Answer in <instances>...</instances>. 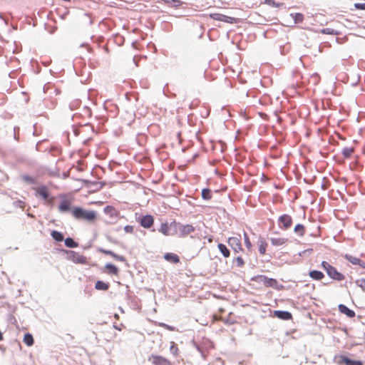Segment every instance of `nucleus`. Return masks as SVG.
I'll return each instance as SVG.
<instances>
[{
    "mask_svg": "<svg viewBox=\"0 0 365 365\" xmlns=\"http://www.w3.org/2000/svg\"><path fill=\"white\" fill-rule=\"evenodd\" d=\"M73 217L76 220H85L87 222H95L96 212L93 210H87L80 207H75L71 210Z\"/></svg>",
    "mask_w": 365,
    "mask_h": 365,
    "instance_id": "1",
    "label": "nucleus"
},
{
    "mask_svg": "<svg viewBox=\"0 0 365 365\" xmlns=\"http://www.w3.org/2000/svg\"><path fill=\"white\" fill-rule=\"evenodd\" d=\"M322 267L327 272L330 278L336 281H342L345 279L344 275L338 272L337 269L334 267L331 266L329 262L323 261L322 262Z\"/></svg>",
    "mask_w": 365,
    "mask_h": 365,
    "instance_id": "2",
    "label": "nucleus"
},
{
    "mask_svg": "<svg viewBox=\"0 0 365 365\" xmlns=\"http://www.w3.org/2000/svg\"><path fill=\"white\" fill-rule=\"evenodd\" d=\"M64 252L66 255V259L75 264H86L88 262L87 258L78 252L73 250H65Z\"/></svg>",
    "mask_w": 365,
    "mask_h": 365,
    "instance_id": "3",
    "label": "nucleus"
},
{
    "mask_svg": "<svg viewBox=\"0 0 365 365\" xmlns=\"http://www.w3.org/2000/svg\"><path fill=\"white\" fill-rule=\"evenodd\" d=\"M254 281L263 284L267 287L275 288L277 286V281L275 279L269 278L264 275H258L252 279Z\"/></svg>",
    "mask_w": 365,
    "mask_h": 365,
    "instance_id": "4",
    "label": "nucleus"
},
{
    "mask_svg": "<svg viewBox=\"0 0 365 365\" xmlns=\"http://www.w3.org/2000/svg\"><path fill=\"white\" fill-rule=\"evenodd\" d=\"M227 243L235 253H239L243 250L241 243V236L240 235L237 237H229L227 240Z\"/></svg>",
    "mask_w": 365,
    "mask_h": 365,
    "instance_id": "5",
    "label": "nucleus"
},
{
    "mask_svg": "<svg viewBox=\"0 0 365 365\" xmlns=\"http://www.w3.org/2000/svg\"><path fill=\"white\" fill-rule=\"evenodd\" d=\"M279 226L281 229L287 230L292 225V218L289 215L284 214L279 216L278 219Z\"/></svg>",
    "mask_w": 365,
    "mask_h": 365,
    "instance_id": "6",
    "label": "nucleus"
},
{
    "mask_svg": "<svg viewBox=\"0 0 365 365\" xmlns=\"http://www.w3.org/2000/svg\"><path fill=\"white\" fill-rule=\"evenodd\" d=\"M210 17L214 20L224 21V22L229 23L231 24H237L238 22V19H237L234 17L227 16L220 14H216V13L210 14Z\"/></svg>",
    "mask_w": 365,
    "mask_h": 365,
    "instance_id": "7",
    "label": "nucleus"
},
{
    "mask_svg": "<svg viewBox=\"0 0 365 365\" xmlns=\"http://www.w3.org/2000/svg\"><path fill=\"white\" fill-rule=\"evenodd\" d=\"M148 361L153 365H172L168 359L159 355H151L148 358Z\"/></svg>",
    "mask_w": 365,
    "mask_h": 365,
    "instance_id": "8",
    "label": "nucleus"
},
{
    "mask_svg": "<svg viewBox=\"0 0 365 365\" xmlns=\"http://www.w3.org/2000/svg\"><path fill=\"white\" fill-rule=\"evenodd\" d=\"M36 193L42 197L43 200L47 201L48 203L52 204L53 201V197H49V192L46 186H41L36 189Z\"/></svg>",
    "mask_w": 365,
    "mask_h": 365,
    "instance_id": "9",
    "label": "nucleus"
},
{
    "mask_svg": "<svg viewBox=\"0 0 365 365\" xmlns=\"http://www.w3.org/2000/svg\"><path fill=\"white\" fill-rule=\"evenodd\" d=\"M138 221L143 227L149 229L154 224V217L151 215H146L139 218Z\"/></svg>",
    "mask_w": 365,
    "mask_h": 365,
    "instance_id": "10",
    "label": "nucleus"
},
{
    "mask_svg": "<svg viewBox=\"0 0 365 365\" xmlns=\"http://www.w3.org/2000/svg\"><path fill=\"white\" fill-rule=\"evenodd\" d=\"M195 229L192 225H182L179 230V235L180 237H185L190 233L195 232Z\"/></svg>",
    "mask_w": 365,
    "mask_h": 365,
    "instance_id": "11",
    "label": "nucleus"
},
{
    "mask_svg": "<svg viewBox=\"0 0 365 365\" xmlns=\"http://www.w3.org/2000/svg\"><path fill=\"white\" fill-rule=\"evenodd\" d=\"M338 364H344L346 365H363L361 361L351 360L344 355H341L339 356Z\"/></svg>",
    "mask_w": 365,
    "mask_h": 365,
    "instance_id": "12",
    "label": "nucleus"
},
{
    "mask_svg": "<svg viewBox=\"0 0 365 365\" xmlns=\"http://www.w3.org/2000/svg\"><path fill=\"white\" fill-rule=\"evenodd\" d=\"M99 251L104 255L111 256L113 258H114L115 259L118 260L120 262L125 261V258L124 256L118 255L115 254V252H113V251L107 250L105 249H100Z\"/></svg>",
    "mask_w": 365,
    "mask_h": 365,
    "instance_id": "13",
    "label": "nucleus"
},
{
    "mask_svg": "<svg viewBox=\"0 0 365 365\" xmlns=\"http://www.w3.org/2000/svg\"><path fill=\"white\" fill-rule=\"evenodd\" d=\"M339 311L343 314L347 316L349 318H353L355 317L356 314L354 311L349 309L344 304H339Z\"/></svg>",
    "mask_w": 365,
    "mask_h": 365,
    "instance_id": "14",
    "label": "nucleus"
},
{
    "mask_svg": "<svg viewBox=\"0 0 365 365\" xmlns=\"http://www.w3.org/2000/svg\"><path fill=\"white\" fill-rule=\"evenodd\" d=\"M58 210L62 212L72 210L71 201L66 199L61 200L58 206Z\"/></svg>",
    "mask_w": 365,
    "mask_h": 365,
    "instance_id": "15",
    "label": "nucleus"
},
{
    "mask_svg": "<svg viewBox=\"0 0 365 365\" xmlns=\"http://www.w3.org/2000/svg\"><path fill=\"white\" fill-rule=\"evenodd\" d=\"M104 212L110 217H116L119 215V212L113 206L108 205L104 208Z\"/></svg>",
    "mask_w": 365,
    "mask_h": 365,
    "instance_id": "16",
    "label": "nucleus"
},
{
    "mask_svg": "<svg viewBox=\"0 0 365 365\" xmlns=\"http://www.w3.org/2000/svg\"><path fill=\"white\" fill-rule=\"evenodd\" d=\"M274 315L277 317L279 319H284V320H289L292 319V314L289 312L285 311H275Z\"/></svg>",
    "mask_w": 365,
    "mask_h": 365,
    "instance_id": "17",
    "label": "nucleus"
},
{
    "mask_svg": "<svg viewBox=\"0 0 365 365\" xmlns=\"http://www.w3.org/2000/svg\"><path fill=\"white\" fill-rule=\"evenodd\" d=\"M105 269L106 270V272L108 274H113V275H118L119 269L118 268L112 264H107L105 266Z\"/></svg>",
    "mask_w": 365,
    "mask_h": 365,
    "instance_id": "18",
    "label": "nucleus"
},
{
    "mask_svg": "<svg viewBox=\"0 0 365 365\" xmlns=\"http://www.w3.org/2000/svg\"><path fill=\"white\" fill-rule=\"evenodd\" d=\"M164 258L167 261L172 262L175 264L180 262L179 257L176 254H174V253H170V252L166 253L164 255Z\"/></svg>",
    "mask_w": 365,
    "mask_h": 365,
    "instance_id": "19",
    "label": "nucleus"
},
{
    "mask_svg": "<svg viewBox=\"0 0 365 365\" xmlns=\"http://www.w3.org/2000/svg\"><path fill=\"white\" fill-rule=\"evenodd\" d=\"M309 277L314 280H321L324 277V274L321 271L312 270L309 273Z\"/></svg>",
    "mask_w": 365,
    "mask_h": 365,
    "instance_id": "20",
    "label": "nucleus"
},
{
    "mask_svg": "<svg viewBox=\"0 0 365 365\" xmlns=\"http://www.w3.org/2000/svg\"><path fill=\"white\" fill-rule=\"evenodd\" d=\"M170 225H169L168 222L162 223L160 225V227L159 229V232H161L165 236H168L170 234Z\"/></svg>",
    "mask_w": 365,
    "mask_h": 365,
    "instance_id": "21",
    "label": "nucleus"
},
{
    "mask_svg": "<svg viewBox=\"0 0 365 365\" xmlns=\"http://www.w3.org/2000/svg\"><path fill=\"white\" fill-rule=\"evenodd\" d=\"M270 241L273 246H282L287 242V240L283 237H272Z\"/></svg>",
    "mask_w": 365,
    "mask_h": 365,
    "instance_id": "22",
    "label": "nucleus"
},
{
    "mask_svg": "<svg viewBox=\"0 0 365 365\" xmlns=\"http://www.w3.org/2000/svg\"><path fill=\"white\" fill-rule=\"evenodd\" d=\"M294 232L299 237H303L306 232L305 227L302 224H297L294 229Z\"/></svg>",
    "mask_w": 365,
    "mask_h": 365,
    "instance_id": "23",
    "label": "nucleus"
},
{
    "mask_svg": "<svg viewBox=\"0 0 365 365\" xmlns=\"http://www.w3.org/2000/svg\"><path fill=\"white\" fill-rule=\"evenodd\" d=\"M217 247L224 257L227 258L230 257V252L229 249L224 244H222V243L218 244Z\"/></svg>",
    "mask_w": 365,
    "mask_h": 365,
    "instance_id": "24",
    "label": "nucleus"
},
{
    "mask_svg": "<svg viewBox=\"0 0 365 365\" xmlns=\"http://www.w3.org/2000/svg\"><path fill=\"white\" fill-rule=\"evenodd\" d=\"M162 1L168 5L169 6L178 8L180 7L182 2L180 0H162Z\"/></svg>",
    "mask_w": 365,
    "mask_h": 365,
    "instance_id": "25",
    "label": "nucleus"
},
{
    "mask_svg": "<svg viewBox=\"0 0 365 365\" xmlns=\"http://www.w3.org/2000/svg\"><path fill=\"white\" fill-rule=\"evenodd\" d=\"M95 288L98 290L106 291L109 289V284L103 281H97L95 284Z\"/></svg>",
    "mask_w": 365,
    "mask_h": 365,
    "instance_id": "26",
    "label": "nucleus"
},
{
    "mask_svg": "<svg viewBox=\"0 0 365 365\" xmlns=\"http://www.w3.org/2000/svg\"><path fill=\"white\" fill-rule=\"evenodd\" d=\"M23 341L28 346H31L34 344V340L32 334L27 333L24 335Z\"/></svg>",
    "mask_w": 365,
    "mask_h": 365,
    "instance_id": "27",
    "label": "nucleus"
},
{
    "mask_svg": "<svg viewBox=\"0 0 365 365\" xmlns=\"http://www.w3.org/2000/svg\"><path fill=\"white\" fill-rule=\"evenodd\" d=\"M267 247V243L264 239H262L259 241V252L260 255H264L266 253V249Z\"/></svg>",
    "mask_w": 365,
    "mask_h": 365,
    "instance_id": "28",
    "label": "nucleus"
},
{
    "mask_svg": "<svg viewBox=\"0 0 365 365\" xmlns=\"http://www.w3.org/2000/svg\"><path fill=\"white\" fill-rule=\"evenodd\" d=\"M51 236L57 242H61L63 240V235H62L61 232H60L58 231H56V230L52 231Z\"/></svg>",
    "mask_w": 365,
    "mask_h": 365,
    "instance_id": "29",
    "label": "nucleus"
},
{
    "mask_svg": "<svg viewBox=\"0 0 365 365\" xmlns=\"http://www.w3.org/2000/svg\"><path fill=\"white\" fill-rule=\"evenodd\" d=\"M65 245L67 247H70V248H74V247H78V243L76 242L71 237H67L65 240Z\"/></svg>",
    "mask_w": 365,
    "mask_h": 365,
    "instance_id": "30",
    "label": "nucleus"
},
{
    "mask_svg": "<svg viewBox=\"0 0 365 365\" xmlns=\"http://www.w3.org/2000/svg\"><path fill=\"white\" fill-rule=\"evenodd\" d=\"M202 197L204 200H209L212 198L211 190L208 188H205L202 190Z\"/></svg>",
    "mask_w": 365,
    "mask_h": 365,
    "instance_id": "31",
    "label": "nucleus"
},
{
    "mask_svg": "<svg viewBox=\"0 0 365 365\" xmlns=\"http://www.w3.org/2000/svg\"><path fill=\"white\" fill-rule=\"evenodd\" d=\"M295 23H301L304 20V16L301 13H295L291 14Z\"/></svg>",
    "mask_w": 365,
    "mask_h": 365,
    "instance_id": "32",
    "label": "nucleus"
},
{
    "mask_svg": "<svg viewBox=\"0 0 365 365\" xmlns=\"http://www.w3.org/2000/svg\"><path fill=\"white\" fill-rule=\"evenodd\" d=\"M353 148H344L342 150V154L345 158H349L354 153Z\"/></svg>",
    "mask_w": 365,
    "mask_h": 365,
    "instance_id": "33",
    "label": "nucleus"
},
{
    "mask_svg": "<svg viewBox=\"0 0 365 365\" xmlns=\"http://www.w3.org/2000/svg\"><path fill=\"white\" fill-rule=\"evenodd\" d=\"M264 4L270 6H272V7H280L281 6L283 5L282 3H277L275 2L274 0H264Z\"/></svg>",
    "mask_w": 365,
    "mask_h": 365,
    "instance_id": "34",
    "label": "nucleus"
},
{
    "mask_svg": "<svg viewBox=\"0 0 365 365\" xmlns=\"http://www.w3.org/2000/svg\"><path fill=\"white\" fill-rule=\"evenodd\" d=\"M234 263L238 267H242L245 265V262L242 257H237L234 259Z\"/></svg>",
    "mask_w": 365,
    "mask_h": 365,
    "instance_id": "35",
    "label": "nucleus"
},
{
    "mask_svg": "<svg viewBox=\"0 0 365 365\" xmlns=\"http://www.w3.org/2000/svg\"><path fill=\"white\" fill-rule=\"evenodd\" d=\"M244 240L245 245L247 250H250L252 249V243L250 240V238L246 232L244 233Z\"/></svg>",
    "mask_w": 365,
    "mask_h": 365,
    "instance_id": "36",
    "label": "nucleus"
},
{
    "mask_svg": "<svg viewBox=\"0 0 365 365\" xmlns=\"http://www.w3.org/2000/svg\"><path fill=\"white\" fill-rule=\"evenodd\" d=\"M356 284L365 292V279L361 278L356 281Z\"/></svg>",
    "mask_w": 365,
    "mask_h": 365,
    "instance_id": "37",
    "label": "nucleus"
},
{
    "mask_svg": "<svg viewBox=\"0 0 365 365\" xmlns=\"http://www.w3.org/2000/svg\"><path fill=\"white\" fill-rule=\"evenodd\" d=\"M124 231H125L126 233L132 234V233H133V232H134V227H133V226H132V225H125V226L124 227Z\"/></svg>",
    "mask_w": 365,
    "mask_h": 365,
    "instance_id": "38",
    "label": "nucleus"
},
{
    "mask_svg": "<svg viewBox=\"0 0 365 365\" xmlns=\"http://www.w3.org/2000/svg\"><path fill=\"white\" fill-rule=\"evenodd\" d=\"M354 6L357 9L365 10V3H356Z\"/></svg>",
    "mask_w": 365,
    "mask_h": 365,
    "instance_id": "39",
    "label": "nucleus"
},
{
    "mask_svg": "<svg viewBox=\"0 0 365 365\" xmlns=\"http://www.w3.org/2000/svg\"><path fill=\"white\" fill-rule=\"evenodd\" d=\"M159 326L163 327V328H165L166 329L168 330H170V331H173L174 330V328L173 327H170L168 324H165L164 323H160L159 324Z\"/></svg>",
    "mask_w": 365,
    "mask_h": 365,
    "instance_id": "40",
    "label": "nucleus"
}]
</instances>
